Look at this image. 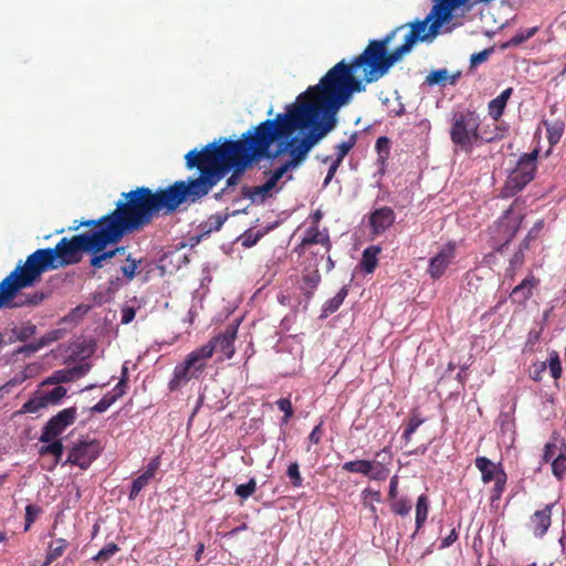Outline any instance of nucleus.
<instances>
[{
  "label": "nucleus",
  "instance_id": "1",
  "mask_svg": "<svg viewBox=\"0 0 566 566\" xmlns=\"http://www.w3.org/2000/svg\"><path fill=\"white\" fill-rule=\"evenodd\" d=\"M405 29L406 25H399L382 39L370 40L350 63L344 60L336 63L318 84L310 86L286 106L285 113L301 108L305 126L297 127V130L305 134L302 138L292 135L277 142V149H282V154L287 153L290 159L269 171L270 177L264 184L243 186L241 193L244 198L253 203H263L282 189V186L277 187L279 181L289 170L298 167L312 148L336 127L337 113L350 102L353 94L364 92L366 84L378 81L412 50L413 45L402 34Z\"/></svg>",
  "mask_w": 566,
  "mask_h": 566
},
{
  "label": "nucleus",
  "instance_id": "2",
  "mask_svg": "<svg viewBox=\"0 0 566 566\" xmlns=\"http://www.w3.org/2000/svg\"><path fill=\"white\" fill-rule=\"evenodd\" d=\"M303 113L295 107L290 113H279L273 119H265L258 126L243 133L239 139L216 142L202 149H191L185 155L187 169L199 170V176L184 180L190 205L205 198L227 175L228 190L241 181L244 172L262 159L273 160L282 155V149L271 150V146L281 139H289L297 127L305 126Z\"/></svg>",
  "mask_w": 566,
  "mask_h": 566
},
{
  "label": "nucleus",
  "instance_id": "3",
  "mask_svg": "<svg viewBox=\"0 0 566 566\" xmlns=\"http://www.w3.org/2000/svg\"><path fill=\"white\" fill-rule=\"evenodd\" d=\"M190 205L184 180H177L165 188L151 190L137 187L122 193L113 210L111 228L123 235L139 232L151 224L155 218L171 216L182 205Z\"/></svg>",
  "mask_w": 566,
  "mask_h": 566
},
{
  "label": "nucleus",
  "instance_id": "4",
  "mask_svg": "<svg viewBox=\"0 0 566 566\" xmlns=\"http://www.w3.org/2000/svg\"><path fill=\"white\" fill-rule=\"evenodd\" d=\"M98 237L93 232L80 233L72 238H62L54 248L38 249L27 256L28 274L32 276L81 262L84 252L96 247Z\"/></svg>",
  "mask_w": 566,
  "mask_h": 566
},
{
  "label": "nucleus",
  "instance_id": "5",
  "mask_svg": "<svg viewBox=\"0 0 566 566\" xmlns=\"http://www.w3.org/2000/svg\"><path fill=\"white\" fill-rule=\"evenodd\" d=\"M27 271V260L23 263L20 261L17 266L0 282V310L34 307L48 298V293L41 291L33 293L21 292L22 290L32 287L40 282L43 274L39 273V275L31 277Z\"/></svg>",
  "mask_w": 566,
  "mask_h": 566
},
{
  "label": "nucleus",
  "instance_id": "6",
  "mask_svg": "<svg viewBox=\"0 0 566 566\" xmlns=\"http://www.w3.org/2000/svg\"><path fill=\"white\" fill-rule=\"evenodd\" d=\"M431 11L423 20L406 23L402 34L415 45L417 42H431L439 33L443 23L452 19V12L465 6L469 0H433Z\"/></svg>",
  "mask_w": 566,
  "mask_h": 566
},
{
  "label": "nucleus",
  "instance_id": "7",
  "mask_svg": "<svg viewBox=\"0 0 566 566\" xmlns=\"http://www.w3.org/2000/svg\"><path fill=\"white\" fill-rule=\"evenodd\" d=\"M538 155L539 150L535 148L531 153L520 156L500 190L501 198L507 199L516 196L535 179Z\"/></svg>",
  "mask_w": 566,
  "mask_h": 566
},
{
  "label": "nucleus",
  "instance_id": "8",
  "mask_svg": "<svg viewBox=\"0 0 566 566\" xmlns=\"http://www.w3.org/2000/svg\"><path fill=\"white\" fill-rule=\"evenodd\" d=\"M210 346H200L190 352L182 363L178 364L172 373V377L168 382L170 391H177L186 386L190 380L198 379L208 366L211 358Z\"/></svg>",
  "mask_w": 566,
  "mask_h": 566
},
{
  "label": "nucleus",
  "instance_id": "9",
  "mask_svg": "<svg viewBox=\"0 0 566 566\" xmlns=\"http://www.w3.org/2000/svg\"><path fill=\"white\" fill-rule=\"evenodd\" d=\"M93 235L98 237L99 242L96 247L90 248L87 253L91 254L90 265L93 269L92 274L95 275L97 270L108 264L122 262L119 255L126 254V247L122 245L109 250L107 249L109 245L117 244L125 237L111 227L101 232H93Z\"/></svg>",
  "mask_w": 566,
  "mask_h": 566
},
{
  "label": "nucleus",
  "instance_id": "10",
  "mask_svg": "<svg viewBox=\"0 0 566 566\" xmlns=\"http://www.w3.org/2000/svg\"><path fill=\"white\" fill-rule=\"evenodd\" d=\"M480 117L474 111L464 109L453 113L450 127L452 143L464 150L471 149L479 140Z\"/></svg>",
  "mask_w": 566,
  "mask_h": 566
},
{
  "label": "nucleus",
  "instance_id": "11",
  "mask_svg": "<svg viewBox=\"0 0 566 566\" xmlns=\"http://www.w3.org/2000/svg\"><path fill=\"white\" fill-rule=\"evenodd\" d=\"M392 454L389 447L376 452L375 460H355L345 462L342 469L349 473H360L370 480L385 481L389 475L388 465Z\"/></svg>",
  "mask_w": 566,
  "mask_h": 566
},
{
  "label": "nucleus",
  "instance_id": "12",
  "mask_svg": "<svg viewBox=\"0 0 566 566\" xmlns=\"http://www.w3.org/2000/svg\"><path fill=\"white\" fill-rule=\"evenodd\" d=\"M474 465L481 472V480L484 484L494 482L491 490V501H499L506 488L507 474L501 463H494L486 457H476Z\"/></svg>",
  "mask_w": 566,
  "mask_h": 566
},
{
  "label": "nucleus",
  "instance_id": "13",
  "mask_svg": "<svg viewBox=\"0 0 566 566\" xmlns=\"http://www.w3.org/2000/svg\"><path fill=\"white\" fill-rule=\"evenodd\" d=\"M99 442L95 439L75 443L62 465L72 464L86 470L101 453Z\"/></svg>",
  "mask_w": 566,
  "mask_h": 566
},
{
  "label": "nucleus",
  "instance_id": "14",
  "mask_svg": "<svg viewBox=\"0 0 566 566\" xmlns=\"http://www.w3.org/2000/svg\"><path fill=\"white\" fill-rule=\"evenodd\" d=\"M76 415L77 410L75 407H70L59 411L44 424L39 441L49 442L59 438V436L62 434L69 426L74 423Z\"/></svg>",
  "mask_w": 566,
  "mask_h": 566
},
{
  "label": "nucleus",
  "instance_id": "15",
  "mask_svg": "<svg viewBox=\"0 0 566 566\" xmlns=\"http://www.w3.org/2000/svg\"><path fill=\"white\" fill-rule=\"evenodd\" d=\"M457 256V244L452 241L444 244L437 254H434L427 269L428 274L433 280H439L447 271L449 265Z\"/></svg>",
  "mask_w": 566,
  "mask_h": 566
},
{
  "label": "nucleus",
  "instance_id": "16",
  "mask_svg": "<svg viewBox=\"0 0 566 566\" xmlns=\"http://www.w3.org/2000/svg\"><path fill=\"white\" fill-rule=\"evenodd\" d=\"M238 326L228 325L223 333L212 337L203 346H210L211 357L216 350L221 352L226 358L230 359L234 355V340L237 338Z\"/></svg>",
  "mask_w": 566,
  "mask_h": 566
},
{
  "label": "nucleus",
  "instance_id": "17",
  "mask_svg": "<svg viewBox=\"0 0 566 566\" xmlns=\"http://www.w3.org/2000/svg\"><path fill=\"white\" fill-rule=\"evenodd\" d=\"M553 504H547L542 510H537L530 518V527L536 537H542L548 531L552 524Z\"/></svg>",
  "mask_w": 566,
  "mask_h": 566
},
{
  "label": "nucleus",
  "instance_id": "18",
  "mask_svg": "<svg viewBox=\"0 0 566 566\" xmlns=\"http://www.w3.org/2000/svg\"><path fill=\"white\" fill-rule=\"evenodd\" d=\"M396 214L389 207H382L376 209L369 218L370 227L373 232L376 234L385 232L389 227L394 224Z\"/></svg>",
  "mask_w": 566,
  "mask_h": 566
},
{
  "label": "nucleus",
  "instance_id": "19",
  "mask_svg": "<svg viewBox=\"0 0 566 566\" xmlns=\"http://www.w3.org/2000/svg\"><path fill=\"white\" fill-rule=\"evenodd\" d=\"M312 244H321L324 247L326 253H328L332 249V241L328 234V230L324 229L323 231L318 230V227H310L306 229L305 234L297 247V250L302 251L305 247Z\"/></svg>",
  "mask_w": 566,
  "mask_h": 566
},
{
  "label": "nucleus",
  "instance_id": "20",
  "mask_svg": "<svg viewBox=\"0 0 566 566\" xmlns=\"http://www.w3.org/2000/svg\"><path fill=\"white\" fill-rule=\"evenodd\" d=\"M539 280L533 274L527 275L518 285L511 292V300L514 303L524 305L533 295V290L537 287Z\"/></svg>",
  "mask_w": 566,
  "mask_h": 566
},
{
  "label": "nucleus",
  "instance_id": "21",
  "mask_svg": "<svg viewBox=\"0 0 566 566\" xmlns=\"http://www.w3.org/2000/svg\"><path fill=\"white\" fill-rule=\"evenodd\" d=\"M512 93H513V88L507 87L497 97H495L489 102V105H488L489 115L495 122H497L502 117L504 109L506 107L507 101L510 99Z\"/></svg>",
  "mask_w": 566,
  "mask_h": 566
},
{
  "label": "nucleus",
  "instance_id": "22",
  "mask_svg": "<svg viewBox=\"0 0 566 566\" xmlns=\"http://www.w3.org/2000/svg\"><path fill=\"white\" fill-rule=\"evenodd\" d=\"M43 444L39 449V454L41 457L53 455L54 461L49 470H53L60 462L63 455L64 447L62 440L55 438L49 442H42Z\"/></svg>",
  "mask_w": 566,
  "mask_h": 566
},
{
  "label": "nucleus",
  "instance_id": "23",
  "mask_svg": "<svg viewBox=\"0 0 566 566\" xmlns=\"http://www.w3.org/2000/svg\"><path fill=\"white\" fill-rule=\"evenodd\" d=\"M460 77V73L450 75L447 69L431 71L426 77V84L446 86L447 83L454 85Z\"/></svg>",
  "mask_w": 566,
  "mask_h": 566
},
{
  "label": "nucleus",
  "instance_id": "24",
  "mask_svg": "<svg viewBox=\"0 0 566 566\" xmlns=\"http://www.w3.org/2000/svg\"><path fill=\"white\" fill-rule=\"evenodd\" d=\"M114 220L113 211L109 213L102 216L99 219L96 220H86V221H80L76 226H72L69 228L70 231H76L81 227H87V228H95L93 232H101L103 230H107Z\"/></svg>",
  "mask_w": 566,
  "mask_h": 566
},
{
  "label": "nucleus",
  "instance_id": "25",
  "mask_svg": "<svg viewBox=\"0 0 566 566\" xmlns=\"http://www.w3.org/2000/svg\"><path fill=\"white\" fill-rule=\"evenodd\" d=\"M426 421L417 410H412L407 419L401 438L406 443L411 441L412 434Z\"/></svg>",
  "mask_w": 566,
  "mask_h": 566
},
{
  "label": "nucleus",
  "instance_id": "26",
  "mask_svg": "<svg viewBox=\"0 0 566 566\" xmlns=\"http://www.w3.org/2000/svg\"><path fill=\"white\" fill-rule=\"evenodd\" d=\"M119 259L125 260V264L120 265L119 271L127 282H130L136 276L138 266L142 263V260H136L132 258V254L126 251L125 255H119Z\"/></svg>",
  "mask_w": 566,
  "mask_h": 566
},
{
  "label": "nucleus",
  "instance_id": "27",
  "mask_svg": "<svg viewBox=\"0 0 566 566\" xmlns=\"http://www.w3.org/2000/svg\"><path fill=\"white\" fill-rule=\"evenodd\" d=\"M36 333V326L30 321L22 323L11 329L10 340L27 342Z\"/></svg>",
  "mask_w": 566,
  "mask_h": 566
},
{
  "label": "nucleus",
  "instance_id": "28",
  "mask_svg": "<svg viewBox=\"0 0 566 566\" xmlns=\"http://www.w3.org/2000/svg\"><path fill=\"white\" fill-rule=\"evenodd\" d=\"M380 252L378 247H368L363 252L360 265L366 273H373L377 266V255Z\"/></svg>",
  "mask_w": 566,
  "mask_h": 566
},
{
  "label": "nucleus",
  "instance_id": "29",
  "mask_svg": "<svg viewBox=\"0 0 566 566\" xmlns=\"http://www.w3.org/2000/svg\"><path fill=\"white\" fill-rule=\"evenodd\" d=\"M302 281H303L302 290L304 292V295L307 298H311L313 296L314 291L316 290V287L318 286L319 282H321V274H319L318 270L315 269L308 273L303 274Z\"/></svg>",
  "mask_w": 566,
  "mask_h": 566
},
{
  "label": "nucleus",
  "instance_id": "30",
  "mask_svg": "<svg viewBox=\"0 0 566 566\" xmlns=\"http://www.w3.org/2000/svg\"><path fill=\"white\" fill-rule=\"evenodd\" d=\"M348 295V289L347 286H343L337 294L332 297L331 300L326 301L323 305V313L325 316H328L333 313H335L340 305L343 304L344 300Z\"/></svg>",
  "mask_w": 566,
  "mask_h": 566
},
{
  "label": "nucleus",
  "instance_id": "31",
  "mask_svg": "<svg viewBox=\"0 0 566 566\" xmlns=\"http://www.w3.org/2000/svg\"><path fill=\"white\" fill-rule=\"evenodd\" d=\"M429 511V501L426 494H421L416 504V527L420 530L424 524Z\"/></svg>",
  "mask_w": 566,
  "mask_h": 566
},
{
  "label": "nucleus",
  "instance_id": "32",
  "mask_svg": "<svg viewBox=\"0 0 566 566\" xmlns=\"http://www.w3.org/2000/svg\"><path fill=\"white\" fill-rule=\"evenodd\" d=\"M547 139L549 145H556L564 133L565 124L562 120H556L553 123L545 122Z\"/></svg>",
  "mask_w": 566,
  "mask_h": 566
},
{
  "label": "nucleus",
  "instance_id": "33",
  "mask_svg": "<svg viewBox=\"0 0 566 566\" xmlns=\"http://www.w3.org/2000/svg\"><path fill=\"white\" fill-rule=\"evenodd\" d=\"M69 546V542L65 538H57L51 542L48 547L46 556L49 563H53L55 559L61 557Z\"/></svg>",
  "mask_w": 566,
  "mask_h": 566
},
{
  "label": "nucleus",
  "instance_id": "34",
  "mask_svg": "<svg viewBox=\"0 0 566 566\" xmlns=\"http://www.w3.org/2000/svg\"><path fill=\"white\" fill-rule=\"evenodd\" d=\"M358 139V133L353 132L346 140L337 144L335 146L336 156L339 158H345L349 151L355 147Z\"/></svg>",
  "mask_w": 566,
  "mask_h": 566
},
{
  "label": "nucleus",
  "instance_id": "35",
  "mask_svg": "<svg viewBox=\"0 0 566 566\" xmlns=\"http://www.w3.org/2000/svg\"><path fill=\"white\" fill-rule=\"evenodd\" d=\"M43 408H46V405L41 394L24 402L18 413H35Z\"/></svg>",
  "mask_w": 566,
  "mask_h": 566
},
{
  "label": "nucleus",
  "instance_id": "36",
  "mask_svg": "<svg viewBox=\"0 0 566 566\" xmlns=\"http://www.w3.org/2000/svg\"><path fill=\"white\" fill-rule=\"evenodd\" d=\"M66 392V388L56 386L52 390L43 392L42 396L48 407L50 405H57L65 397Z\"/></svg>",
  "mask_w": 566,
  "mask_h": 566
},
{
  "label": "nucleus",
  "instance_id": "37",
  "mask_svg": "<svg viewBox=\"0 0 566 566\" xmlns=\"http://www.w3.org/2000/svg\"><path fill=\"white\" fill-rule=\"evenodd\" d=\"M390 507L395 514L406 516L411 512L412 505L411 502L406 497H396L395 500H391Z\"/></svg>",
  "mask_w": 566,
  "mask_h": 566
},
{
  "label": "nucleus",
  "instance_id": "38",
  "mask_svg": "<svg viewBox=\"0 0 566 566\" xmlns=\"http://www.w3.org/2000/svg\"><path fill=\"white\" fill-rule=\"evenodd\" d=\"M150 480L151 479L144 473L134 479L128 494L129 500H135L142 490L149 484Z\"/></svg>",
  "mask_w": 566,
  "mask_h": 566
},
{
  "label": "nucleus",
  "instance_id": "39",
  "mask_svg": "<svg viewBox=\"0 0 566 566\" xmlns=\"http://www.w3.org/2000/svg\"><path fill=\"white\" fill-rule=\"evenodd\" d=\"M119 547L115 543L106 544L94 557L95 562H107L117 552Z\"/></svg>",
  "mask_w": 566,
  "mask_h": 566
},
{
  "label": "nucleus",
  "instance_id": "40",
  "mask_svg": "<svg viewBox=\"0 0 566 566\" xmlns=\"http://www.w3.org/2000/svg\"><path fill=\"white\" fill-rule=\"evenodd\" d=\"M537 30L538 29L536 27H534V28L518 31L511 38V40L509 41V44L513 45V46L521 45L522 43H524L525 41H527L528 39L534 36L535 33L537 32Z\"/></svg>",
  "mask_w": 566,
  "mask_h": 566
},
{
  "label": "nucleus",
  "instance_id": "41",
  "mask_svg": "<svg viewBox=\"0 0 566 566\" xmlns=\"http://www.w3.org/2000/svg\"><path fill=\"white\" fill-rule=\"evenodd\" d=\"M552 472L555 478L562 480L566 474V455L559 454L552 461Z\"/></svg>",
  "mask_w": 566,
  "mask_h": 566
},
{
  "label": "nucleus",
  "instance_id": "42",
  "mask_svg": "<svg viewBox=\"0 0 566 566\" xmlns=\"http://www.w3.org/2000/svg\"><path fill=\"white\" fill-rule=\"evenodd\" d=\"M73 375L70 369H60L52 374V376L46 380L48 384H63L73 381Z\"/></svg>",
  "mask_w": 566,
  "mask_h": 566
},
{
  "label": "nucleus",
  "instance_id": "43",
  "mask_svg": "<svg viewBox=\"0 0 566 566\" xmlns=\"http://www.w3.org/2000/svg\"><path fill=\"white\" fill-rule=\"evenodd\" d=\"M286 475L291 480V484L294 488H301L302 486L303 479H302V475L300 473V465H298L297 462L290 463V465L287 467Z\"/></svg>",
  "mask_w": 566,
  "mask_h": 566
},
{
  "label": "nucleus",
  "instance_id": "44",
  "mask_svg": "<svg viewBox=\"0 0 566 566\" xmlns=\"http://www.w3.org/2000/svg\"><path fill=\"white\" fill-rule=\"evenodd\" d=\"M256 490V481L252 478L245 484H240L235 488V494L241 499H248Z\"/></svg>",
  "mask_w": 566,
  "mask_h": 566
},
{
  "label": "nucleus",
  "instance_id": "45",
  "mask_svg": "<svg viewBox=\"0 0 566 566\" xmlns=\"http://www.w3.org/2000/svg\"><path fill=\"white\" fill-rule=\"evenodd\" d=\"M277 408L284 412V416L282 418L283 423H289L290 419L294 415L292 402L289 398H281L276 401Z\"/></svg>",
  "mask_w": 566,
  "mask_h": 566
},
{
  "label": "nucleus",
  "instance_id": "46",
  "mask_svg": "<svg viewBox=\"0 0 566 566\" xmlns=\"http://www.w3.org/2000/svg\"><path fill=\"white\" fill-rule=\"evenodd\" d=\"M41 513V509L36 505L29 504L25 506V522H24V531H29L31 525L35 522L38 516Z\"/></svg>",
  "mask_w": 566,
  "mask_h": 566
},
{
  "label": "nucleus",
  "instance_id": "47",
  "mask_svg": "<svg viewBox=\"0 0 566 566\" xmlns=\"http://www.w3.org/2000/svg\"><path fill=\"white\" fill-rule=\"evenodd\" d=\"M29 375L27 374V369L20 374H17L9 381H7L1 388L0 391L10 392L12 387L21 385L23 381L28 379Z\"/></svg>",
  "mask_w": 566,
  "mask_h": 566
},
{
  "label": "nucleus",
  "instance_id": "48",
  "mask_svg": "<svg viewBox=\"0 0 566 566\" xmlns=\"http://www.w3.org/2000/svg\"><path fill=\"white\" fill-rule=\"evenodd\" d=\"M228 214H212L209 217L207 224L209 226L208 231H219L223 223L227 221Z\"/></svg>",
  "mask_w": 566,
  "mask_h": 566
},
{
  "label": "nucleus",
  "instance_id": "49",
  "mask_svg": "<svg viewBox=\"0 0 566 566\" xmlns=\"http://www.w3.org/2000/svg\"><path fill=\"white\" fill-rule=\"evenodd\" d=\"M548 367H549L552 377L556 380L559 379L563 370H562L560 360H559V357L557 354H555L554 356H552L549 358Z\"/></svg>",
  "mask_w": 566,
  "mask_h": 566
},
{
  "label": "nucleus",
  "instance_id": "50",
  "mask_svg": "<svg viewBox=\"0 0 566 566\" xmlns=\"http://www.w3.org/2000/svg\"><path fill=\"white\" fill-rule=\"evenodd\" d=\"M161 464L160 455H156L148 462L146 470L143 472L145 475H147L150 479H154L156 472L159 470V467Z\"/></svg>",
  "mask_w": 566,
  "mask_h": 566
},
{
  "label": "nucleus",
  "instance_id": "51",
  "mask_svg": "<svg viewBox=\"0 0 566 566\" xmlns=\"http://www.w3.org/2000/svg\"><path fill=\"white\" fill-rule=\"evenodd\" d=\"M61 337V332L59 329H53L39 338V345L42 347L49 346L53 342L59 340Z\"/></svg>",
  "mask_w": 566,
  "mask_h": 566
},
{
  "label": "nucleus",
  "instance_id": "52",
  "mask_svg": "<svg viewBox=\"0 0 566 566\" xmlns=\"http://www.w3.org/2000/svg\"><path fill=\"white\" fill-rule=\"evenodd\" d=\"M126 388H127V368L124 367L123 376H122L120 380L118 381V384L114 387L112 392H114L119 399L120 397H123L126 394Z\"/></svg>",
  "mask_w": 566,
  "mask_h": 566
},
{
  "label": "nucleus",
  "instance_id": "53",
  "mask_svg": "<svg viewBox=\"0 0 566 566\" xmlns=\"http://www.w3.org/2000/svg\"><path fill=\"white\" fill-rule=\"evenodd\" d=\"M41 348H43V347L39 345V339H36L32 343H29V344H25V345L19 347L15 350V354H29L30 355V354L36 353Z\"/></svg>",
  "mask_w": 566,
  "mask_h": 566
},
{
  "label": "nucleus",
  "instance_id": "54",
  "mask_svg": "<svg viewBox=\"0 0 566 566\" xmlns=\"http://www.w3.org/2000/svg\"><path fill=\"white\" fill-rule=\"evenodd\" d=\"M136 316V310L132 306H126L122 310V324H129Z\"/></svg>",
  "mask_w": 566,
  "mask_h": 566
},
{
  "label": "nucleus",
  "instance_id": "55",
  "mask_svg": "<svg viewBox=\"0 0 566 566\" xmlns=\"http://www.w3.org/2000/svg\"><path fill=\"white\" fill-rule=\"evenodd\" d=\"M91 369V365L88 363L80 364L71 368L73 378H80L87 374Z\"/></svg>",
  "mask_w": 566,
  "mask_h": 566
},
{
  "label": "nucleus",
  "instance_id": "56",
  "mask_svg": "<svg viewBox=\"0 0 566 566\" xmlns=\"http://www.w3.org/2000/svg\"><path fill=\"white\" fill-rule=\"evenodd\" d=\"M556 449H557V447L555 443H553V442L546 443L544 447V452H543V462H545V463L549 462L554 458Z\"/></svg>",
  "mask_w": 566,
  "mask_h": 566
},
{
  "label": "nucleus",
  "instance_id": "57",
  "mask_svg": "<svg viewBox=\"0 0 566 566\" xmlns=\"http://www.w3.org/2000/svg\"><path fill=\"white\" fill-rule=\"evenodd\" d=\"M489 55H490L489 50H484L479 53H474V54H472V56L470 59V63L472 66L479 65V64L485 62L488 60Z\"/></svg>",
  "mask_w": 566,
  "mask_h": 566
},
{
  "label": "nucleus",
  "instance_id": "58",
  "mask_svg": "<svg viewBox=\"0 0 566 566\" xmlns=\"http://www.w3.org/2000/svg\"><path fill=\"white\" fill-rule=\"evenodd\" d=\"M398 483H399L398 475H394L390 479V483H389V492H388L389 500H395L397 497V495H398Z\"/></svg>",
  "mask_w": 566,
  "mask_h": 566
},
{
  "label": "nucleus",
  "instance_id": "59",
  "mask_svg": "<svg viewBox=\"0 0 566 566\" xmlns=\"http://www.w3.org/2000/svg\"><path fill=\"white\" fill-rule=\"evenodd\" d=\"M458 537L459 535L455 528L451 530L450 534L442 538L440 548H447L451 546L458 539Z\"/></svg>",
  "mask_w": 566,
  "mask_h": 566
},
{
  "label": "nucleus",
  "instance_id": "60",
  "mask_svg": "<svg viewBox=\"0 0 566 566\" xmlns=\"http://www.w3.org/2000/svg\"><path fill=\"white\" fill-rule=\"evenodd\" d=\"M321 439H322V424H317L314 427V429L310 433L308 440L311 443L317 444V443H319Z\"/></svg>",
  "mask_w": 566,
  "mask_h": 566
},
{
  "label": "nucleus",
  "instance_id": "61",
  "mask_svg": "<svg viewBox=\"0 0 566 566\" xmlns=\"http://www.w3.org/2000/svg\"><path fill=\"white\" fill-rule=\"evenodd\" d=\"M376 149L379 154L389 151V138L381 136L376 140Z\"/></svg>",
  "mask_w": 566,
  "mask_h": 566
},
{
  "label": "nucleus",
  "instance_id": "62",
  "mask_svg": "<svg viewBox=\"0 0 566 566\" xmlns=\"http://www.w3.org/2000/svg\"><path fill=\"white\" fill-rule=\"evenodd\" d=\"M364 499H367L368 496L373 497L376 502L381 501V494L379 491L371 490L369 488L365 489L363 491Z\"/></svg>",
  "mask_w": 566,
  "mask_h": 566
},
{
  "label": "nucleus",
  "instance_id": "63",
  "mask_svg": "<svg viewBox=\"0 0 566 566\" xmlns=\"http://www.w3.org/2000/svg\"><path fill=\"white\" fill-rule=\"evenodd\" d=\"M108 408H109L108 403L106 402V400H103V398H102L97 403H95L91 408V410L93 412L102 413V412L106 411Z\"/></svg>",
  "mask_w": 566,
  "mask_h": 566
},
{
  "label": "nucleus",
  "instance_id": "64",
  "mask_svg": "<svg viewBox=\"0 0 566 566\" xmlns=\"http://www.w3.org/2000/svg\"><path fill=\"white\" fill-rule=\"evenodd\" d=\"M322 218H323V213L321 210H316L314 213H312L311 214V219H312V223H313L312 227H318V223Z\"/></svg>",
  "mask_w": 566,
  "mask_h": 566
}]
</instances>
